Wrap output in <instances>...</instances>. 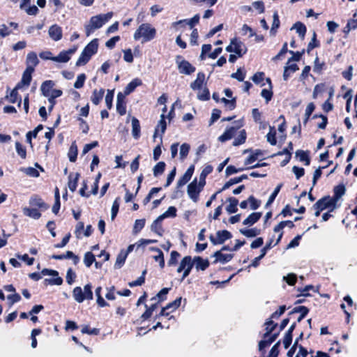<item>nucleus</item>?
<instances>
[{"label": "nucleus", "instance_id": "obj_1", "mask_svg": "<svg viewBox=\"0 0 357 357\" xmlns=\"http://www.w3.org/2000/svg\"><path fill=\"white\" fill-rule=\"evenodd\" d=\"M113 16L112 12L106 14H99L90 18L88 24L84 25L86 36H89L95 30L101 28Z\"/></svg>", "mask_w": 357, "mask_h": 357}, {"label": "nucleus", "instance_id": "obj_2", "mask_svg": "<svg viewBox=\"0 0 357 357\" xmlns=\"http://www.w3.org/2000/svg\"><path fill=\"white\" fill-rule=\"evenodd\" d=\"M156 36V29L149 23H143L135 31L133 38L135 40L142 39V43L152 40Z\"/></svg>", "mask_w": 357, "mask_h": 357}, {"label": "nucleus", "instance_id": "obj_3", "mask_svg": "<svg viewBox=\"0 0 357 357\" xmlns=\"http://www.w3.org/2000/svg\"><path fill=\"white\" fill-rule=\"evenodd\" d=\"M73 296L79 303H82L84 300H92L93 298L92 285L86 284L83 289L80 287H75L73 291Z\"/></svg>", "mask_w": 357, "mask_h": 357}, {"label": "nucleus", "instance_id": "obj_4", "mask_svg": "<svg viewBox=\"0 0 357 357\" xmlns=\"http://www.w3.org/2000/svg\"><path fill=\"white\" fill-rule=\"evenodd\" d=\"M313 208L316 209L314 215L318 217L320 215V212L326 208H330V212L333 211L335 208L336 205L334 202L331 199V197H324L319 199L313 206Z\"/></svg>", "mask_w": 357, "mask_h": 357}, {"label": "nucleus", "instance_id": "obj_5", "mask_svg": "<svg viewBox=\"0 0 357 357\" xmlns=\"http://www.w3.org/2000/svg\"><path fill=\"white\" fill-rule=\"evenodd\" d=\"M204 185L199 181L197 182L196 178L188 185L187 193L192 201L195 203L198 202L199 194Z\"/></svg>", "mask_w": 357, "mask_h": 357}, {"label": "nucleus", "instance_id": "obj_6", "mask_svg": "<svg viewBox=\"0 0 357 357\" xmlns=\"http://www.w3.org/2000/svg\"><path fill=\"white\" fill-rule=\"evenodd\" d=\"M193 267V262L190 256L184 257L181 261L179 266L177 268L178 273H183L181 280H183L187 276L189 275Z\"/></svg>", "mask_w": 357, "mask_h": 357}, {"label": "nucleus", "instance_id": "obj_7", "mask_svg": "<svg viewBox=\"0 0 357 357\" xmlns=\"http://www.w3.org/2000/svg\"><path fill=\"white\" fill-rule=\"evenodd\" d=\"M43 275H51L52 278H47L44 280L45 285H61L63 283V279L59 276V273L56 271L44 268L41 271Z\"/></svg>", "mask_w": 357, "mask_h": 357}, {"label": "nucleus", "instance_id": "obj_8", "mask_svg": "<svg viewBox=\"0 0 357 357\" xmlns=\"http://www.w3.org/2000/svg\"><path fill=\"white\" fill-rule=\"evenodd\" d=\"M232 237L231 232L227 230H219L216 232V236L213 235L209 236L211 242L213 245L222 244L225 241L230 239Z\"/></svg>", "mask_w": 357, "mask_h": 357}, {"label": "nucleus", "instance_id": "obj_9", "mask_svg": "<svg viewBox=\"0 0 357 357\" xmlns=\"http://www.w3.org/2000/svg\"><path fill=\"white\" fill-rule=\"evenodd\" d=\"M39 63V59L34 52H30L27 54L26 58V69L34 71L35 67Z\"/></svg>", "mask_w": 357, "mask_h": 357}, {"label": "nucleus", "instance_id": "obj_10", "mask_svg": "<svg viewBox=\"0 0 357 357\" xmlns=\"http://www.w3.org/2000/svg\"><path fill=\"white\" fill-rule=\"evenodd\" d=\"M277 326V324H275L271 328L268 327L266 328V332L264 335V340H261L259 342V350L262 351L266 347L270 346L273 342L268 339V336L270 334L274 331L275 328Z\"/></svg>", "mask_w": 357, "mask_h": 357}, {"label": "nucleus", "instance_id": "obj_11", "mask_svg": "<svg viewBox=\"0 0 357 357\" xmlns=\"http://www.w3.org/2000/svg\"><path fill=\"white\" fill-rule=\"evenodd\" d=\"M180 56H177V60L180 59ZM178 68L181 73L185 75H190L195 71V68L192 66L188 61L183 60L178 62Z\"/></svg>", "mask_w": 357, "mask_h": 357}, {"label": "nucleus", "instance_id": "obj_12", "mask_svg": "<svg viewBox=\"0 0 357 357\" xmlns=\"http://www.w3.org/2000/svg\"><path fill=\"white\" fill-rule=\"evenodd\" d=\"M126 96L123 93L119 92L116 97V111L123 116L126 113V102L125 101Z\"/></svg>", "mask_w": 357, "mask_h": 357}, {"label": "nucleus", "instance_id": "obj_13", "mask_svg": "<svg viewBox=\"0 0 357 357\" xmlns=\"http://www.w3.org/2000/svg\"><path fill=\"white\" fill-rule=\"evenodd\" d=\"M194 169V165H191L188 167L185 174L178 180L177 188H181L183 186L190 180L193 174Z\"/></svg>", "mask_w": 357, "mask_h": 357}, {"label": "nucleus", "instance_id": "obj_14", "mask_svg": "<svg viewBox=\"0 0 357 357\" xmlns=\"http://www.w3.org/2000/svg\"><path fill=\"white\" fill-rule=\"evenodd\" d=\"M48 33L50 37L54 41L60 40L62 38V29L57 24L51 26L49 29Z\"/></svg>", "mask_w": 357, "mask_h": 357}, {"label": "nucleus", "instance_id": "obj_15", "mask_svg": "<svg viewBox=\"0 0 357 357\" xmlns=\"http://www.w3.org/2000/svg\"><path fill=\"white\" fill-rule=\"evenodd\" d=\"M204 84H206L205 75L202 72H199L197 75L196 79L190 84V88L194 91L201 89Z\"/></svg>", "mask_w": 357, "mask_h": 357}, {"label": "nucleus", "instance_id": "obj_16", "mask_svg": "<svg viewBox=\"0 0 357 357\" xmlns=\"http://www.w3.org/2000/svg\"><path fill=\"white\" fill-rule=\"evenodd\" d=\"M55 83L52 80H46L43 82L40 86V91L43 96L48 97L51 93Z\"/></svg>", "mask_w": 357, "mask_h": 357}, {"label": "nucleus", "instance_id": "obj_17", "mask_svg": "<svg viewBox=\"0 0 357 357\" xmlns=\"http://www.w3.org/2000/svg\"><path fill=\"white\" fill-rule=\"evenodd\" d=\"M193 262V265H195V268L197 270L204 271L209 266V261L208 259H203L202 257L197 256L195 257L193 259H192Z\"/></svg>", "mask_w": 357, "mask_h": 357}, {"label": "nucleus", "instance_id": "obj_18", "mask_svg": "<svg viewBox=\"0 0 357 357\" xmlns=\"http://www.w3.org/2000/svg\"><path fill=\"white\" fill-rule=\"evenodd\" d=\"M239 127H230L225 131V132L218 137V140L225 142L231 139L236 134Z\"/></svg>", "mask_w": 357, "mask_h": 357}, {"label": "nucleus", "instance_id": "obj_19", "mask_svg": "<svg viewBox=\"0 0 357 357\" xmlns=\"http://www.w3.org/2000/svg\"><path fill=\"white\" fill-rule=\"evenodd\" d=\"M232 43L234 45V52L236 53L238 56L241 57L245 54L247 49L242 42L236 39H233Z\"/></svg>", "mask_w": 357, "mask_h": 357}, {"label": "nucleus", "instance_id": "obj_20", "mask_svg": "<svg viewBox=\"0 0 357 357\" xmlns=\"http://www.w3.org/2000/svg\"><path fill=\"white\" fill-rule=\"evenodd\" d=\"M98 47V40L95 38L92 40L83 50L84 54L86 53L91 57L97 52Z\"/></svg>", "mask_w": 357, "mask_h": 357}, {"label": "nucleus", "instance_id": "obj_21", "mask_svg": "<svg viewBox=\"0 0 357 357\" xmlns=\"http://www.w3.org/2000/svg\"><path fill=\"white\" fill-rule=\"evenodd\" d=\"M29 204L33 207H38L42 210H47L49 208V206L38 196L32 197L29 200Z\"/></svg>", "mask_w": 357, "mask_h": 357}, {"label": "nucleus", "instance_id": "obj_22", "mask_svg": "<svg viewBox=\"0 0 357 357\" xmlns=\"http://www.w3.org/2000/svg\"><path fill=\"white\" fill-rule=\"evenodd\" d=\"M142 82L141 79L138 78L134 79L131 81L125 88L124 93H123L125 96L132 93L137 86L142 85Z\"/></svg>", "mask_w": 357, "mask_h": 357}, {"label": "nucleus", "instance_id": "obj_23", "mask_svg": "<svg viewBox=\"0 0 357 357\" xmlns=\"http://www.w3.org/2000/svg\"><path fill=\"white\" fill-rule=\"evenodd\" d=\"M346 188L344 185H339L334 188V196L331 197V199L334 202L336 205L337 201L344 195Z\"/></svg>", "mask_w": 357, "mask_h": 357}, {"label": "nucleus", "instance_id": "obj_24", "mask_svg": "<svg viewBox=\"0 0 357 357\" xmlns=\"http://www.w3.org/2000/svg\"><path fill=\"white\" fill-rule=\"evenodd\" d=\"M264 155V152L260 149H256L253 153L245 160V165H252L257 160L259 159Z\"/></svg>", "mask_w": 357, "mask_h": 357}, {"label": "nucleus", "instance_id": "obj_25", "mask_svg": "<svg viewBox=\"0 0 357 357\" xmlns=\"http://www.w3.org/2000/svg\"><path fill=\"white\" fill-rule=\"evenodd\" d=\"M140 124L139 120L135 118H132V137L137 139L140 137Z\"/></svg>", "mask_w": 357, "mask_h": 357}, {"label": "nucleus", "instance_id": "obj_26", "mask_svg": "<svg viewBox=\"0 0 357 357\" xmlns=\"http://www.w3.org/2000/svg\"><path fill=\"white\" fill-rule=\"evenodd\" d=\"M213 257L216 258L215 263L220 261L222 264L229 261L233 258L231 254H222L221 251H217L214 253Z\"/></svg>", "mask_w": 357, "mask_h": 357}, {"label": "nucleus", "instance_id": "obj_27", "mask_svg": "<svg viewBox=\"0 0 357 357\" xmlns=\"http://www.w3.org/2000/svg\"><path fill=\"white\" fill-rule=\"evenodd\" d=\"M248 176L246 174H243L241 176L235 177L229 179L227 183H225L222 188L221 189V191L225 190L230 188L231 185L238 183L241 182L244 179H247Z\"/></svg>", "mask_w": 357, "mask_h": 357}, {"label": "nucleus", "instance_id": "obj_28", "mask_svg": "<svg viewBox=\"0 0 357 357\" xmlns=\"http://www.w3.org/2000/svg\"><path fill=\"white\" fill-rule=\"evenodd\" d=\"M165 114H161L160 116V119L155 129V132H154V135H153V138H155L157 137V135H158V132L159 131V129H160V131H161V135H162V134L165 133V130H166V128H167V124H166V121H165Z\"/></svg>", "mask_w": 357, "mask_h": 357}, {"label": "nucleus", "instance_id": "obj_29", "mask_svg": "<svg viewBox=\"0 0 357 357\" xmlns=\"http://www.w3.org/2000/svg\"><path fill=\"white\" fill-rule=\"evenodd\" d=\"M150 250L157 253L156 255L153 256V259L155 261H158L159 263L160 267L161 268H163L165 266V259L164 255L161 250L154 247L151 248Z\"/></svg>", "mask_w": 357, "mask_h": 357}, {"label": "nucleus", "instance_id": "obj_30", "mask_svg": "<svg viewBox=\"0 0 357 357\" xmlns=\"http://www.w3.org/2000/svg\"><path fill=\"white\" fill-rule=\"evenodd\" d=\"M227 201L229 203V205L226 207V211L227 213L229 214L236 213L238 210V199L235 197H229Z\"/></svg>", "mask_w": 357, "mask_h": 357}, {"label": "nucleus", "instance_id": "obj_31", "mask_svg": "<svg viewBox=\"0 0 357 357\" xmlns=\"http://www.w3.org/2000/svg\"><path fill=\"white\" fill-rule=\"evenodd\" d=\"M261 213H252L247 218H245L243 224L244 225H252L257 222L261 218Z\"/></svg>", "mask_w": 357, "mask_h": 357}, {"label": "nucleus", "instance_id": "obj_32", "mask_svg": "<svg viewBox=\"0 0 357 357\" xmlns=\"http://www.w3.org/2000/svg\"><path fill=\"white\" fill-rule=\"evenodd\" d=\"M23 213L25 215L37 220L40 218L41 213L36 208H23Z\"/></svg>", "mask_w": 357, "mask_h": 357}, {"label": "nucleus", "instance_id": "obj_33", "mask_svg": "<svg viewBox=\"0 0 357 357\" xmlns=\"http://www.w3.org/2000/svg\"><path fill=\"white\" fill-rule=\"evenodd\" d=\"M163 220L159 219V216L153 221L151 226V229L152 231L156 233L159 236L162 235L163 229L161 225V222Z\"/></svg>", "mask_w": 357, "mask_h": 357}, {"label": "nucleus", "instance_id": "obj_34", "mask_svg": "<svg viewBox=\"0 0 357 357\" xmlns=\"http://www.w3.org/2000/svg\"><path fill=\"white\" fill-rule=\"evenodd\" d=\"M104 93V89H100L98 91L97 89H95L93 91V94L91 98L92 102L96 105H98L102 99Z\"/></svg>", "mask_w": 357, "mask_h": 357}, {"label": "nucleus", "instance_id": "obj_35", "mask_svg": "<svg viewBox=\"0 0 357 357\" xmlns=\"http://www.w3.org/2000/svg\"><path fill=\"white\" fill-rule=\"evenodd\" d=\"M309 310L307 307L305 306H298L295 307L293 310L289 313V314H291L295 312H300V316L298 317L297 321L300 322L302 319H304V317L307 315L308 313Z\"/></svg>", "mask_w": 357, "mask_h": 357}, {"label": "nucleus", "instance_id": "obj_36", "mask_svg": "<svg viewBox=\"0 0 357 357\" xmlns=\"http://www.w3.org/2000/svg\"><path fill=\"white\" fill-rule=\"evenodd\" d=\"M127 256H128V252H125L124 250H121L119 252V254L117 255L116 262L114 264V268H120L124 264Z\"/></svg>", "mask_w": 357, "mask_h": 357}, {"label": "nucleus", "instance_id": "obj_37", "mask_svg": "<svg viewBox=\"0 0 357 357\" xmlns=\"http://www.w3.org/2000/svg\"><path fill=\"white\" fill-rule=\"evenodd\" d=\"M239 231L241 234L248 238L255 237L260 234V230L257 228H252L248 229H241Z\"/></svg>", "mask_w": 357, "mask_h": 357}, {"label": "nucleus", "instance_id": "obj_38", "mask_svg": "<svg viewBox=\"0 0 357 357\" xmlns=\"http://www.w3.org/2000/svg\"><path fill=\"white\" fill-rule=\"evenodd\" d=\"M296 156L299 159L301 162H305V165H309L310 162V160L308 155V153L307 151H304L303 150H298L296 152Z\"/></svg>", "mask_w": 357, "mask_h": 357}, {"label": "nucleus", "instance_id": "obj_39", "mask_svg": "<svg viewBox=\"0 0 357 357\" xmlns=\"http://www.w3.org/2000/svg\"><path fill=\"white\" fill-rule=\"evenodd\" d=\"M197 98L202 101H206L210 98V93L207 87H202L201 89H198Z\"/></svg>", "mask_w": 357, "mask_h": 357}, {"label": "nucleus", "instance_id": "obj_40", "mask_svg": "<svg viewBox=\"0 0 357 357\" xmlns=\"http://www.w3.org/2000/svg\"><path fill=\"white\" fill-rule=\"evenodd\" d=\"M70 59V56H68V52H65V51L61 52L58 56L52 58V61L59 63H66Z\"/></svg>", "mask_w": 357, "mask_h": 357}, {"label": "nucleus", "instance_id": "obj_41", "mask_svg": "<svg viewBox=\"0 0 357 357\" xmlns=\"http://www.w3.org/2000/svg\"><path fill=\"white\" fill-rule=\"evenodd\" d=\"M43 128V125H38L33 131H29L26 133V142L31 144V137L36 138L39 131L42 130Z\"/></svg>", "mask_w": 357, "mask_h": 357}, {"label": "nucleus", "instance_id": "obj_42", "mask_svg": "<svg viewBox=\"0 0 357 357\" xmlns=\"http://www.w3.org/2000/svg\"><path fill=\"white\" fill-rule=\"evenodd\" d=\"M176 216V208L174 206H169L168 209L159 216V219L164 220L167 218H174Z\"/></svg>", "mask_w": 357, "mask_h": 357}, {"label": "nucleus", "instance_id": "obj_43", "mask_svg": "<svg viewBox=\"0 0 357 357\" xmlns=\"http://www.w3.org/2000/svg\"><path fill=\"white\" fill-rule=\"evenodd\" d=\"M33 72L34 71L28 69H25V70L24 71L21 79L22 80L23 83H25L26 87H28L29 86L32 79L31 75Z\"/></svg>", "mask_w": 357, "mask_h": 357}, {"label": "nucleus", "instance_id": "obj_44", "mask_svg": "<svg viewBox=\"0 0 357 357\" xmlns=\"http://www.w3.org/2000/svg\"><path fill=\"white\" fill-rule=\"evenodd\" d=\"M165 166L166 165L164 162H158L153 169L154 176L157 177L162 174L165 171Z\"/></svg>", "mask_w": 357, "mask_h": 357}, {"label": "nucleus", "instance_id": "obj_45", "mask_svg": "<svg viewBox=\"0 0 357 357\" xmlns=\"http://www.w3.org/2000/svg\"><path fill=\"white\" fill-rule=\"evenodd\" d=\"M77 156V147L75 142L73 143L68 152V158L70 162H75Z\"/></svg>", "mask_w": 357, "mask_h": 357}, {"label": "nucleus", "instance_id": "obj_46", "mask_svg": "<svg viewBox=\"0 0 357 357\" xmlns=\"http://www.w3.org/2000/svg\"><path fill=\"white\" fill-rule=\"evenodd\" d=\"M79 177V174L76 173L75 175V178H72V175L70 174L69 176V181H68V188L70 191L74 192L75 191L77 186V181Z\"/></svg>", "mask_w": 357, "mask_h": 357}, {"label": "nucleus", "instance_id": "obj_47", "mask_svg": "<svg viewBox=\"0 0 357 357\" xmlns=\"http://www.w3.org/2000/svg\"><path fill=\"white\" fill-rule=\"evenodd\" d=\"M199 15L198 14L195 15L192 18H191L190 20H179L178 22H176L174 23V25L180 24L183 22H187L188 24L190 26L192 29L195 24H197L199 22Z\"/></svg>", "mask_w": 357, "mask_h": 357}, {"label": "nucleus", "instance_id": "obj_48", "mask_svg": "<svg viewBox=\"0 0 357 357\" xmlns=\"http://www.w3.org/2000/svg\"><path fill=\"white\" fill-rule=\"evenodd\" d=\"M119 204H120V197H116V199L114 201L112 209H111V219L112 220H114L116 218L119 208Z\"/></svg>", "mask_w": 357, "mask_h": 357}, {"label": "nucleus", "instance_id": "obj_49", "mask_svg": "<svg viewBox=\"0 0 357 357\" xmlns=\"http://www.w3.org/2000/svg\"><path fill=\"white\" fill-rule=\"evenodd\" d=\"M245 139H246V132H245V130H242L240 131L238 136L236 138H235V139L234 140L233 145L238 146V145L243 144V143H245Z\"/></svg>", "mask_w": 357, "mask_h": 357}, {"label": "nucleus", "instance_id": "obj_50", "mask_svg": "<svg viewBox=\"0 0 357 357\" xmlns=\"http://www.w3.org/2000/svg\"><path fill=\"white\" fill-rule=\"evenodd\" d=\"M212 170L213 168L211 166H207L202 170L199 178V181L202 183V184H206V177L212 172Z\"/></svg>", "mask_w": 357, "mask_h": 357}, {"label": "nucleus", "instance_id": "obj_51", "mask_svg": "<svg viewBox=\"0 0 357 357\" xmlns=\"http://www.w3.org/2000/svg\"><path fill=\"white\" fill-rule=\"evenodd\" d=\"M294 28L296 29V32L298 33L301 38H303L306 33L305 26L303 23L298 22L295 23Z\"/></svg>", "mask_w": 357, "mask_h": 357}, {"label": "nucleus", "instance_id": "obj_52", "mask_svg": "<svg viewBox=\"0 0 357 357\" xmlns=\"http://www.w3.org/2000/svg\"><path fill=\"white\" fill-rule=\"evenodd\" d=\"M62 93L63 92L61 90L53 89L51 91V93L47 97L49 102L52 103V105H55L54 99L60 97L62 95Z\"/></svg>", "mask_w": 357, "mask_h": 357}, {"label": "nucleus", "instance_id": "obj_53", "mask_svg": "<svg viewBox=\"0 0 357 357\" xmlns=\"http://www.w3.org/2000/svg\"><path fill=\"white\" fill-rule=\"evenodd\" d=\"M95 261V256L91 252H87L84 255V263L86 267H90L92 264Z\"/></svg>", "mask_w": 357, "mask_h": 357}, {"label": "nucleus", "instance_id": "obj_54", "mask_svg": "<svg viewBox=\"0 0 357 357\" xmlns=\"http://www.w3.org/2000/svg\"><path fill=\"white\" fill-rule=\"evenodd\" d=\"M276 132L274 128V127H270V131L266 135L267 141L271 144V145H275L276 144V137H275Z\"/></svg>", "mask_w": 357, "mask_h": 357}, {"label": "nucleus", "instance_id": "obj_55", "mask_svg": "<svg viewBox=\"0 0 357 357\" xmlns=\"http://www.w3.org/2000/svg\"><path fill=\"white\" fill-rule=\"evenodd\" d=\"M282 186V183H280L279 185H277V187L275 188V190L273 192V193L269 197V198H268V201H267V202L266 204V207L268 206L270 204H271L273 202V201L275 200V199L277 197L278 194L279 193Z\"/></svg>", "mask_w": 357, "mask_h": 357}, {"label": "nucleus", "instance_id": "obj_56", "mask_svg": "<svg viewBox=\"0 0 357 357\" xmlns=\"http://www.w3.org/2000/svg\"><path fill=\"white\" fill-rule=\"evenodd\" d=\"M190 149V146L187 143H183L181 146L179 155H180V158L181 160H183L187 157V155L189 153Z\"/></svg>", "mask_w": 357, "mask_h": 357}, {"label": "nucleus", "instance_id": "obj_57", "mask_svg": "<svg viewBox=\"0 0 357 357\" xmlns=\"http://www.w3.org/2000/svg\"><path fill=\"white\" fill-rule=\"evenodd\" d=\"M91 59V56L88 55L86 53L84 54V52L82 51L81 55L76 62V65L77 66L85 65Z\"/></svg>", "mask_w": 357, "mask_h": 357}, {"label": "nucleus", "instance_id": "obj_58", "mask_svg": "<svg viewBox=\"0 0 357 357\" xmlns=\"http://www.w3.org/2000/svg\"><path fill=\"white\" fill-rule=\"evenodd\" d=\"M144 225H145V219L136 220L134 227H133V233L137 234L138 232H139L142 229V228L144 227Z\"/></svg>", "mask_w": 357, "mask_h": 357}, {"label": "nucleus", "instance_id": "obj_59", "mask_svg": "<svg viewBox=\"0 0 357 357\" xmlns=\"http://www.w3.org/2000/svg\"><path fill=\"white\" fill-rule=\"evenodd\" d=\"M180 257V254L177 251H172L170 258L167 262L168 266H174L177 263V259Z\"/></svg>", "mask_w": 357, "mask_h": 357}, {"label": "nucleus", "instance_id": "obj_60", "mask_svg": "<svg viewBox=\"0 0 357 357\" xmlns=\"http://www.w3.org/2000/svg\"><path fill=\"white\" fill-rule=\"evenodd\" d=\"M156 307H157V304L154 303V304H152L149 307H147L146 310L142 315V318L144 320H146V319H149V317H151L153 312L155 310Z\"/></svg>", "mask_w": 357, "mask_h": 357}, {"label": "nucleus", "instance_id": "obj_61", "mask_svg": "<svg viewBox=\"0 0 357 357\" xmlns=\"http://www.w3.org/2000/svg\"><path fill=\"white\" fill-rule=\"evenodd\" d=\"M314 109H315V106L313 102H310L307 105V107L305 109V118L304 120V123H306L307 122L310 115L314 112Z\"/></svg>", "mask_w": 357, "mask_h": 357}, {"label": "nucleus", "instance_id": "obj_62", "mask_svg": "<svg viewBox=\"0 0 357 357\" xmlns=\"http://www.w3.org/2000/svg\"><path fill=\"white\" fill-rule=\"evenodd\" d=\"M85 79L86 75L84 73L79 75L74 84V87L76 89L82 88L84 84Z\"/></svg>", "mask_w": 357, "mask_h": 357}, {"label": "nucleus", "instance_id": "obj_63", "mask_svg": "<svg viewBox=\"0 0 357 357\" xmlns=\"http://www.w3.org/2000/svg\"><path fill=\"white\" fill-rule=\"evenodd\" d=\"M221 102L225 103V106L229 109L232 110L236 107V100L233 98L231 100L226 99L225 98H222L220 99Z\"/></svg>", "mask_w": 357, "mask_h": 357}, {"label": "nucleus", "instance_id": "obj_64", "mask_svg": "<svg viewBox=\"0 0 357 357\" xmlns=\"http://www.w3.org/2000/svg\"><path fill=\"white\" fill-rule=\"evenodd\" d=\"M15 148L17 154L22 158H25L26 155V149L22 146V145L19 142H15Z\"/></svg>", "mask_w": 357, "mask_h": 357}]
</instances>
